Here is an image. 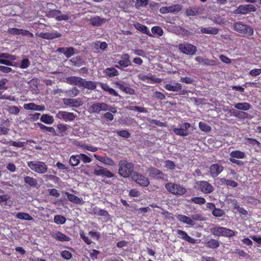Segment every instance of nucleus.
<instances>
[{"label":"nucleus","mask_w":261,"mask_h":261,"mask_svg":"<svg viewBox=\"0 0 261 261\" xmlns=\"http://www.w3.org/2000/svg\"><path fill=\"white\" fill-rule=\"evenodd\" d=\"M118 166V173L123 177H132V174L135 172L134 165L126 160H120Z\"/></svg>","instance_id":"obj_1"},{"label":"nucleus","mask_w":261,"mask_h":261,"mask_svg":"<svg viewBox=\"0 0 261 261\" xmlns=\"http://www.w3.org/2000/svg\"><path fill=\"white\" fill-rule=\"evenodd\" d=\"M233 29L243 36H251L254 32L253 29L250 26L243 24L241 21L236 22L233 23Z\"/></svg>","instance_id":"obj_2"},{"label":"nucleus","mask_w":261,"mask_h":261,"mask_svg":"<svg viewBox=\"0 0 261 261\" xmlns=\"http://www.w3.org/2000/svg\"><path fill=\"white\" fill-rule=\"evenodd\" d=\"M28 167L34 172L39 174H44L47 172V165L41 161H29L27 162Z\"/></svg>","instance_id":"obj_3"},{"label":"nucleus","mask_w":261,"mask_h":261,"mask_svg":"<svg viewBox=\"0 0 261 261\" xmlns=\"http://www.w3.org/2000/svg\"><path fill=\"white\" fill-rule=\"evenodd\" d=\"M166 190L175 195H183L187 192V189L182 186L176 183L169 182L165 185Z\"/></svg>","instance_id":"obj_4"},{"label":"nucleus","mask_w":261,"mask_h":261,"mask_svg":"<svg viewBox=\"0 0 261 261\" xmlns=\"http://www.w3.org/2000/svg\"><path fill=\"white\" fill-rule=\"evenodd\" d=\"M212 233L216 236H223L230 238L235 235L232 230L223 227H215L211 229Z\"/></svg>","instance_id":"obj_5"},{"label":"nucleus","mask_w":261,"mask_h":261,"mask_svg":"<svg viewBox=\"0 0 261 261\" xmlns=\"http://www.w3.org/2000/svg\"><path fill=\"white\" fill-rule=\"evenodd\" d=\"M178 49L182 53L191 56L194 55L197 51L195 46L187 42L179 44Z\"/></svg>","instance_id":"obj_6"},{"label":"nucleus","mask_w":261,"mask_h":261,"mask_svg":"<svg viewBox=\"0 0 261 261\" xmlns=\"http://www.w3.org/2000/svg\"><path fill=\"white\" fill-rule=\"evenodd\" d=\"M109 105L105 102H94L89 107V112L90 113L99 114L100 111L108 110Z\"/></svg>","instance_id":"obj_7"},{"label":"nucleus","mask_w":261,"mask_h":261,"mask_svg":"<svg viewBox=\"0 0 261 261\" xmlns=\"http://www.w3.org/2000/svg\"><path fill=\"white\" fill-rule=\"evenodd\" d=\"M131 178L136 183L142 187H147L150 184L147 177L137 172L133 173Z\"/></svg>","instance_id":"obj_8"},{"label":"nucleus","mask_w":261,"mask_h":261,"mask_svg":"<svg viewBox=\"0 0 261 261\" xmlns=\"http://www.w3.org/2000/svg\"><path fill=\"white\" fill-rule=\"evenodd\" d=\"M196 187L198 190L204 194H210L214 190L213 187L208 182L205 180L197 181Z\"/></svg>","instance_id":"obj_9"},{"label":"nucleus","mask_w":261,"mask_h":261,"mask_svg":"<svg viewBox=\"0 0 261 261\" xmlns=\"http://www.w3.org/2000/svg\"><path fill=\"white\" fill-rule=\"evenodd\" d=\"M93 173L96 176H102L108 178H112L114 176V174L110 170L98 165L94 169Z\"/></svg>","instance_id":"obj_10"},{"label":"nucleus","mask_w":261,"mask_h":261,"mask_svg":"<svg viewBox=\"0 0 261 261\" xmlns=\"http://www.w3.org/2000/svg\"><path fill=\"white\" fill-rule=\"evenodd\" d=\"M191 127L190 123L185 122L180 124V128H174L173 132L178 136L186 137L189 135L188 129Z\"/></svg>","instance_id":"obj_11"},{"label":"nucleus","mask_w":261,"mask_h":261,"mask_svg":"<svg viewBox=\"0 0 261 261\" xmlns=\"http://www.w3.org/2000/svg\"><path fill=\"white\" fill-rule=\"evenodd\" d=\"M182 9V6L179 4H175L169 7H163L160 8V12L162 14L177 13Z\"/></svg>","instance_id":"obj_12"},{"label":"nucleus","mask_w":261,"mask_h":261,"mask_svg":"<svg viewBox=\"0 0 261 261\" xmlns=\"http://www.w3.org/2000/svg\"><path fill=\"white\" fill-rule=\"evenodd\" d=\"M57 117L59 119L64 120L66 122L72 121L76 117V115L71 112L59 111L57 114Z\"/></svg>","instance_id":"obj_13"},{"label":"nucleus","mask_w":261,"mask_h":261,"mask_svg":"<svg viewBox=\"0 0 261 261\" xmlns=\"http://www.w3.org/2000/svg\"><path fill=\"white\" fill-rule=\"evenodd\" d=\"M118 65H116L115 67L119 68L127 67L131 65L130 56L128 54H124L121 55V60L118 62Z\"/></svg>","instance_id":"obj_14"},{"label":"nucleus","mask_w":261,"mask_h":261,"mask_svg":"<svg viewBox=\"0 0 261 261\" xmlns=\"http://www.w3.org/2000/svg\"><path fill=\"white\" fill-rule=\"evenodd\" d=\"M63 102L65 106L75 108H78L83 104L82 100L79 98L76 99L63 98Z\"/></svg>","instance_id":"obj_15"},{"label":"nucleus","mask_w":261,"mask_h":261,"mask_svg":"<svg viewBox=\"0 0 261 261\" xmlns=\"http://www.w3.org/2000/svg\"><path fill=\"white\" fill-rule=\"evenodd\" d=\"M209 169L210 175L213 178L217 177L224 170L223 167L218 163L212 164Z\"/></svg>","instance_id":"obj_16"},{"label":"nucleus","mask_w":261,"mask_h":261,"mask_svg":"<svg viewBox=\"0 0 261 261\" xmlns=\"http://www.w3.org/2000/svg\"><path fill=\"white\" fill-rule=\"evenodd\" d=\"M147 171L149 176L152 178L157 179H164V174L157 168L151 167L147 169Z\"/></svg>","instance_id":"obj_17"},{"label":"nucleus","mask_w":261,"mask_h":261,"mask_svg":"<svg viewBox=\"0 0 261 261\" xmlns=\"http://www.w3.org/2000/svg\"><path fill=\"white\" fill-rule=\"evenodd\" d=\"M61 11L59 10H51L48 12L49 15L55 17L58 21L67 20L69 19V16L67 15H61Z\"/></svg>","instance_id":"obj_18"},{"label":"nucleus","mask_w":261,"mask_h":261,"mask_svg":"<svg viewBox=\"0 0 261 261\" xmlns=\"http://www.w3.org/2000/svg\"><path fill=\"white\" fill-rule=\"evenodd\" d=\"M97 87V83L95 82L91 81H87L83 79L80 88H84L90 90H94Z\"/></svg>","instance_id":"obj_19"},{"label":"nucleus","mask_w":261,"mask_h":261,"mask_svg":"<svg viewBox=\"0 0 261 261\" xmlns=\"http://www.w3.org/2000/svg\"><path fill=\"white\" fill-rule=\"evenodd\" d=\"M176 232H177V234L179 236H180V237L182 239H183L192 244H194L196 243V240L195 239L190 237L186 231L182 230L177 229Z\"/></svg>","instance_id":"obj_20"},{"label":"nucleus","mask_w":261,"mask_h":261,"mask_svg":"<svg viewBox=\"0 0 261 261\" xmlns=\"http://www.w3.org/2000/svg\"><path fill=\"white\" fill-rule=\"evenodd\" d=\"M201 14V9L197 6L190 7L187 8L185 11V14L187 16H195Z\"/></svg>","instance_id":"obj_21"},{"label":"nucleus","mask_w":261,"mask_h":261,"mask_svg":"<svg viewBox=\"0 0 261 261\" xmlns=\"http://www.w3.org/2000/svg\"><path fill=\"white\" fill-rule=\"evenodd\" d=\"M94 158L97 160L98 161H100V162L102 163L103 164L110 166H113L115 165V162L114 161L110 158H109L108 156H99L96 154H94Z\"/></svg>","instance_id":"obj_22"},{"label":"nucleus","mask_w":261,"mask_h":261,"mask_svg":"<svg viewBox=\"0 0 261 261\" xmlns=\"http://www.w3.org/2000/svg\"><path fill=\"white\" fill-rule=\"evenodd\" d=\"M69 127V125L66 124H62L59 123L57 125V130L58 134L57 133L56 136H59L61 137H64L65 135H67V129Z\"/></svg>","instance_id":"obj_23"},{"label":"nucleus","mask_w":261,"mask_h":261,"mask_svg":"<svg viewBox=\"0 0 261 261\" xmlns=\"http://www.w3.org/2000/svg\"><path fill=\"white\" fill-rule=\"evenodd\" d=\"M83 78L76 76L67 77L66 82L70 84L78 86L80 88Z\"/></svg>","instance_id":"obj_24"},{"label":"nucleus","mask_w":261,"mask_h":261,"mask_svg":"<svg viewBox=\"0 0 261 261\" xmlns=\"http://www.w3.org/2000/svg\"><path fill=\"white\" fill-rule=\"evenodd\" d=\"M177 219L180 222L184 224H188L191 226H194L195 223L193 219L190 217H188L184 215H177L176 216Z\"/></svg>","instance_id":"obj_25"},{"label":"nucleus","mask_w":261,"mask_h":261,"mask_svg":"<svg viewBox=\"0 0 261 261\" xmlns=\"http://www.w3.org/2000/svg\"><path fill=\"white\" fill-rule=\"evenodd\" d=\"M65 194L66 195L68 200L76 204H83L84 203L82 198H79L76 195L70 194L66 192Z\"/></svg>","instance_id":"obj_26"},{"label":"nucleus","mask_w":261,"mask_h":261,"mask_svg":"<svg viewBox=\"0 0 261 261\" xmlns=\"http://www.w3.org/2000/svg\"><path fill=\"white\" fill-rule=\"evenodd\" d=\"M115 84L121 91L127 94H133L134 93V90L129 87L127 84H125L124 83L116 82Z\"/></svg>","instance_id":"obj_27"},{"label":"nucleus","mask_w":261,"mask_h":261,"mask_svg":"<svg viewBox=\"0 0 261 261\" xmlns=\"http://www.w3.org/2000/svg\"><path fill=\"white\" fill-rule=\"evenodd\" d=\"M35 125L39 127L43 133L49 132L54 136L57 135L55 129L52 126H47L39 122L36 123Z\"/></svg>","instance_id":"obj_28"},{"label":"nucleus","mask_w":261,"mask_h":261,"mask_svg":"<svg viewBox=\"0 0 261 261\" xmlns=\"http://www.w3.org/2000/svg\"><path fill=\"white\" fill-rule=\"evenodd\" d=\"M62 35L58 32H52V33H41L40 34V37L42 38L45 39H53L56 38H59L61 37Z\"/></svg>","instance_id":"obj_29"},{"label":"nucleus","mask_w":261,"mask_h":261,"mask_svg":"<svg viewBox=\"0 0 261 261\" xmlns=\"http://www.w3.org/2000/svg\"><path fill=\"white\" fill-rule=\"evenodd\" d=\"M107 21L106 18H101L99 16H95L91 18L90 23L93 26L99 27L105 23Z\"/></svg>","instance_id":"obj_30"},{"label":"nucleus","mask_w":261,"mask_h":261,"mask_svg":"<svg viewBox=\"0 0 261 261\" xmlns=\"http://www.w3.org/2000/svg\"><path fill=\"white\" fill-rule=\"evenodd\" d=\"M164 88L168 91L178 92L182 89V85L179 83H176L175 85H172L170 84H167L164 86Z\"/></svg>","instance_id":"obj_31"},{"label":"nucleus","mask_w":261,"mask_h":261,"mask_svg":"<svg viewBox=\"0 0 261 261\" xmlns=\"http://www.w3.org/2000/svg\"><path fill=\"white\" fill-rule=\"evenodd\" d=\"M52 237L57 240L61 242H68L70 238L60 231H58L53 234Z\"/></svg>","instance_id":"obj_32"},{"label":"nucleus","mask_w":261,"mask_h":261,"mask_svg":"<svg viewBox=\"0 0 261 261\" xmlns=\"http://www.w3.org/2000/svg\"><path fill=\"white\" fill-rule=\"evenodd\" d=\"M10 197L8 194L0 196V204L4 206H11L13 204L12 201L10 200Z\"/></svg>","instance_id":"obj_33"},{"label":"nucleus","mask_w":261,"mask_h":261,"mask_svg":"<svg viewBox=\"0 0 261 261\" xmlns=\"http://www.w3.org/2000/svg\"><path fill=\"white\" fill-rule=\"evenodd\" d=\"M230 158L232 159H243L246 158V155L244 152L241 151L239 150H236L231 151L230 154Z\"/></svg>","instance_id":"obj_34"},{"label":"nucleus","mask_w":261,"mask_h":261,"mask_svg":"<svg viewBox=\"0 0 261 261\" xmlns=\"http://www.w3.org/2000/svg\"><path fill=\"white\" fill-rule=\"evenodd\" d=\"M134 27L136 29L140 31L142 33L145 34L150 37L152 36V35L150 33L149 31L148 30V28L146 25L138 22L134 24Z\"/></svg>","instance_id":"obj_35"},{"label":"nucleus","mask_w":261,"mask_h":261,"mask_svg":"<svg viewBox=\"0 0 261 261\" xmlns=\"http://www.w3.org/2000/svg\"><path fill=\"white\" fill-rule=\"evenodd\" d=\"M100 87L104 91H107L109 93V94L112 95L114 96H118L119 94L113 88L110 87L108 85L104 83H100Z\"/></svg>","instance_id":"obj_36"},{"label":"nucleus","mask_w":261,"mask_h":261,"mask_svg":"<svg viewBox=\"0 0 261 261\" xmlns=\"http://www.w3.org/2000/svg\"><path fill=\"white\" fill-rule=\"evenodd\" d=\"M104 73L109 77H113L119 74L118 71L114 67H108L105 69Z\"/></svg>","instance_id":"obj_37"},{"label":"nucleus","mask_w":261,"mask_h":261,"mask_svg":"<svg viewBox=\"0 0 261 261\" xmlns=\"http://www.w3.org/2000/svg\"><path fill=\"white\" fill-rule=\"evenodd\" d=\"M41 121L46 124H51L54 122V118L53 116L49 114H43L40 118Z\"/></svg>","instance_id":"obj_38"},{"label":"nucleus","mask_w":261,"mask_h":261,"mask_svg":"<svg viewBox=\"0 0 261 261\" xmlns=\"http://www.w3.org/2000/svg\"><path fill=\"white\" fill-rule=\"evenodd\" d=\"M251 106L247 102L237 103L234 105V107L236 109L243 111H247L249 110Z\"/></svg>","instance_id":"obj_39"},{"label":"nucleus","mask_w":261,"mask_h":261,"mask_svg":"<svg viewBox=\"0 0 261 261\" xmlns=\"http://www.w3.org/2000/svg\"><path fill=\"white\" fill-rule=\"evenodd\" d=\"M219 30L217 28L208 27L202 28L200 30V32L203 34L216 35L218 34Z\"/></svg>","instance_id":"obj_40"},{"label":"nucleus","mask_w":261,"mask_h":261,"mask_svg":"<svg viewBox=\"0 0 261 261\" xmlns=\"http://www.w3.org/2000/svg\"><path fill=\"white\" fill-rule=\"evenodd\" d=\"M69 163L72 167H75L80 163V154L72 155L69 158Z\"/></svg>","instance_id":"obj_41"},{"label":"nucleus","mask_w":261,"mask_h":261,"mask_svg":"<svg viewBox=\"0 0 261 261\" xmlns=\"http://www.w3.org/2000/svg\"><path fill=\"white\" fill-rule=\"evenodd\" d=\"M245 144L249 146H254L256 145L258 147H261V144L257 140L252 138H246L245 139Z\"/></svg>","instance_id":"obj_42"},{"label":"nucleus","mask_w":261,"mask_h":261,"mask_svg":"<svg viewBox=\"0 0 261 261\" xmlns=\"http://www.w3.org/2000/svg\"><path fill=\"white\" fill-rule=\"evenodd\" d=\"M205 246L209 248L216 249L220 246V242L217 240L211 239L205 243Z\"/></svg>","instance_id":"obj_43"},{"label":"nucleus","mask_w":261,"mask_h":261,"mask_svg":"<svg viewBox=\"0 0 261 261\" xmlns=\"http://www.w3.org/2000/svg\"><path fill=\"white\" fill-rule=\"evenodd\" d=\"M234 14H246L248 13L246 5H240L237 9L233 11Z\"/></svg>","instance_id":"obj_44"},{"label":"nucleus","mask_w":261,"mask_h":261,"mask_svg":"<svg viewBox=\"0 0 261 261\" xmlns=\"http://www.w3.org/2000/svg\"><path fill=\"white\" fill-rule=\"evenodd\" d=\"M16 217L19 219L25 220L28 221H31L33 219V217L29 214L22 212H19L17 213L16 215Z\"/></svg>","instance_id":"obj_45"},{"label":"nucleus","mask_w":261,"mask_h":261,"mask_svg":"<svg viewBox=\"0 0 261 261\" xmlns=\"http://www.w3.org/2000/svg\"><path fill=\"white\" fill-rule=\"evenodd\" d=\"M80 93L79 90L76 87H73L69 90H67L65 91V93L67 96L69 97H75L77 95H79Z\"/></svg>","instance_id":"obj_46"},{"label":"nucleus","mask_w":261,"mask_h":261,"mask_svg":"<svg viewBox=\"0 0 261 261\" xmlns=\"http://www.w3.org/2000/svg\"><path fill=\"white\" fill-rule=\"evenodd\" d=\"M54 220L55 223L58 225L63 224L66 221L65 217L60 215L55 216Z\"/></svg>","instance_id":"obj_47"},{"label":"nucleus","mask_w":261,"mask_h":261,"mask_svg":"<svg viewBox=\"0 0 261 261\" xmlns=\"http://www.w3.org/2000/svg\"><path fill=\"white\" fill-rule=\"evenodd\" d=\"M151 32L154 35H157L159 37L163 36L164 31L163 29L159 26H154L151 28Z\"/></svg>","instance_id":"obj_48"},{"label":"nucleus","mask_w":261,"mask_h":261,"mask_svg":"<svg viewBox=\"0 0 261 261\" xmlns=\"http://www.w3.org/2000/svg\"><path fill=\"white\" fill-rule=\"evenodd\" d=\"M198 125L200 130L204 132H209L212 129L211 127L204 122H199Z\"/></svg>","instance_id":"obj_49"},{"label":"nucleus","mask_w":261,"mask_h":261,"mask_svg":"<svg viewBox=\"0 0 261 261\" xmlns=\"http://www.w3.org/2000/svg\"><path fill=\"white\" fill-rule=\"evenodd\" d=\"M24 181L26 184L31 187H35L37 184L36 179L29 176L24 177Z\"/></svg>","instance_id":"obj_50"},{"label":"nucleus","mask_w":261,"mask_h":261,"mask_svg":"<svg viewBox=\"0 0 261 261\" xmlns=\"http://www.w3.org/2000/svg\"><path fill=\"white\" fill-rule=\"evenodd\" d=\"M221 181L227 186L236 188L238 186V183L233 180L226 179L224 178H221Z\"/></svg>","instance_id":"obj_51"},{"label":"nucleus","mask_w":261,"mask_h":261,"mask_svg":"<svg viewBox=\"0 0 261 261\" xmlns=\"http://www.w3.org/2000/svg\"><path fill=\"white\" fill-rule=\"evenodd\" d=\"M148 4V0H136L135 4L136 8L139 9L141 7H145Z\"/></svg>","instance_id":"obj_52"},{"label":"nucleus","mask_w":261,"mask_h":261,"mask_svg":"<svg viewBox=\"0 0 261 261\" xmlns=\"http://www.w3.org/2000/svg\"><path fill=\"white\" fill-rule=\"evenodd\" d=\"M191 201L198 204H203L206 202L205 198L201 197H193L191 199Z\"/></svg>","instance_id":"obj_53"},{"label":"nucleus","mask_w":261,"mask_h":261,"mask_svg":"<svg viewBox=\"0 0 261 261\" xmlns=\"http://www.w3.org/2000/svg\"><path fill=\"white\" fill-rule=\"evenodd\" d=\"M212 214L216 217H220L224 215V212L220 208H216L212 211Z\"/></svg>","instance_id":"obj_54"},{"label":"nucleus","mask_w":261,"mask_h":261,"mask_svg":"<svg viewBox=\"0 0 261 261\" xmlns=\"http://www.w3.org/2000/svg\"><path fill=\"white\" fill-rule=\"evenodd\" d=\"M79 154L80 161L82 160L84 163L86 164L91 162L92 159L86 154L84 153H80Z\"/></svg>","instance_id":"obj_55"},{"label":"nucleus","mask_w":261,"mask_h":261,"mask_svg":"<svg viewBox=\"0 0 261 261\" xmlns=\"http://www.w3.org/2000/svg\"><path fill=\"white\" fill-rule=\"evenodd\" d=\"M117 135L124 138H128L130 137V134L126 130H121L116 132Z\"/></svg>","instance_id":"obj_56"},{"label":"nucleus","mask_w":261,"mask_h":261,"mask_svg":"<svg viewBox=\"0 0 261 261\" xmlns=\"http://www.w3.org/2000/svg\"><path fill=\"white\" fill-rule=\"evenodd\" d=\"M7 110L10 114L15 115H17L20 112V109L15 106H9Z\"/></svg>","instance_id":"obj_57"},{"label":"nucleus","mask_w":261,"mask_h":261,"mask_svg":"<svg viewBox=\"0 0 261 261\" xmlns=\"http://www.w3.org/2000/svg\"><path fill=\"white\" fill-rule=\"evenodd\" d=\"M81 147L84 149L87 150L91 152H95L98 150L97 147L92 145H89L88 144H83L81 145Z\"/></svg>","instance_id":"obj_58"},{"label":"nucleus","mask_w":261,"mask_h":261,"mask_svg":"<svg viewBox=\"0 0 261 261\" xmlns=\"http://www.w3.org/2000/svg\"><path fill=\"white\" fill-rule=\"evenodd\" d=\"M75 54V49L72 47H69L67 48L66 51L65 52V56L67 58H70Z\"/></svg>","instance_id":"obj_59"},{"label":"nucleus","mask_w":261,"mask_h":261,"mask_svg":"<svg viewBox=\"0 0 261 261\" xmlns=\"http://www.w3.org/2000/svg\"><path fill=\"white\" fill-rule=\"evenodd\" d=\"M30 65V61L27 58L23 59L21 62V64L19 66V67L22 69H25L28 68Z\"/></svg>","instance_id":"obj_60"},{"label":"nucleus","mask_w":261,"mask_h":261,"mask_svg":"<svg viewBox=\"0 0 261 261\" xmlns=\"http://www.w3.org/2000/svg\"><path fill=\"white\" fill-rule=\"evenodd\" d=\"M203 63L206 65L216 66L218 65V63L215 60L204 58Z\"/></svg>","instance_id":"obj_61"},{"label":"nucleus","mask_w":261,"mask_h":261,"mask_svg":"<svg viewBox=\"0 0 261 261\" xmlns=\"http://www.w3.org/2000/svg\"><path fill=\"white\" fill-rule=\"evenodd\" d=\"M48 193L50 196L58 197L60 196V193L56 189H49L47 190Z\"/></svg>","instance_id":"obj_62"},{"label":"nucleus","mask_w":261,"mask_h":261,"mask_svg":"<svg viewBox=\"0 0 261 261\" xmlns=\"http://www.w3.org/2000/svg\"><path fill=\"white\" fill-rule=\"evenodd\" d=\"M61 255L63 258L66 259H69L71 257L72 254L69 251L63 250L61 252Z\"/></svg>","instance_id":"obj_63"},{"label":"nucleus","mask_w":261,"mask_h":261,"mask_svg":"<svg viewBox=\"0 0 261 261\" xmlns=\"http://www.w3.org/2000/svg\"><path fill=\"white\" fill-rule=\"evenodd\" d=\"M249 74L252 76H256L261 74V68H256L251 70Z\"/></svg>","instance_id":"obj_64"}]
</instances>
